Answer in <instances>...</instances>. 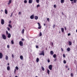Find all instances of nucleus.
<instances>
[{
	"instance_id": "nucleus-44",
	"label": "nucleus",
	"mask_w": 77,
	"mask_h": 77,
	"mask_svg": "<svg viewBox=\"0 0 77 77\" xmlns=\"http://www.w3.org/2000/svg\"><path fill=\"white\" fill-rule=\"evenodd\" d=\"M38 47H39V46H38L36 45V48H38Z\"/></svg>"
},
{
	"instance_id": "nucleus-18",
	"label": "nucleus",
	"mask_w": 77,
	"mask_h": 77,
	"mask_svg": "<svg viewBox=\"0 0 77 77\" xmlns=\"http://www.w3.org/2000/svg\"><path fill=\"white\" fill-rule=\"evenodd\" d=\"M42 71H45V69H44V68L42 66Z\"/></svg>"
},
{
	"instance_id": "nucleus-13",
	"label": "nucleus",
	"mask_w": 77,
	"mask_h": 77,
	"mask_svg": "<svg viewBox=\"0 0 77 77\" xmlns=\"http://www.w3.org/2000/svg\"><path fill=\"white\" fill-rule=\"evenodd\" d=\"M7 69L8 71H9L10 70V66H8L7 67Z\"/></svg>"
},
{
	"instance_id": "nucleus-14",
	"label": "nucleus",
	"mask_w": 77,
	"mask_h": 77,
	"mask_svg": "<svg viewBox=\"0 0 77 77\" xmlns=\"http://www.w3.org/2000/svg\"><path fill=\"white\" fill-rule=\"evenodd\" d=\"M61 30L62 32H64V29H63V28H61Z\"/></svg>"
},
{
	"instance_id": "nucleus-49",
	"label": "nucleus",
	"mask_w": 77,
	"mask_h": 77,
	"mask_svg": "<svg viewBox=\"0 0 77 77\" xmlns=\"http://www.w3.org/2000/svg\"><path fill=\"white\" fill-rule=\"evenodd\" d=\"M68 65H66V69L68 68Z\"/></svg>"
},
{
	"instance_id": "nucleus-62",
	"label": "nucleus",
	"mask_w": 77,
	"mask_h": 77,
	"mask_svg": "<svg viewBox=\"0 0 77 77\" xmlns=\"http://www.w3.org/2000/svg\"><path fill=\"white\" fill-rule=\"evenodd\" d=\"M62 15H63V12H62Z\"/></svg>"
},
{
	"instance_id": "nucleus-59",
	"label": "nucleus",
	"mask_w": 77,
	"mask_h": 77,
	"mask_svg": "<svg viewBox=\"0 0 77 77\" xmlns=\"http://www.w3.org/2000/svg\"><path fill=\"white\" fill-rule=\"evenodd\" d=\"M45 25H46V24L45 23H44V26H45Z\"/></svg>"
},
{
	"instance_id": "nucleus-27",
	"label": "nucleus",
	"mask_w": 77,
	"mask_h": 77,
	"mask_svg": "<svg viewBox=\"0 0 77 77\" xmlns=\"http://www.w3.org/2000/svg\"><path fill=\"white\" fill-rule=\"evenodd\" d=\"M11 44H14V40H12L11 41Z\"/></svg>"
},
{
	"instance_id": "nucleus-4",
	"label": "nucleus",
	"mask_w": 77,
	"mask_h": 77,
	"mask_svg": "<svg viewBox=\"0 0 77 77\" xmlns=\"http://www.w3.org/2000/svg\"><path fill=\"white\" fill-rule=\"evenodd\" d=\"M19 45L20 46H23V43L22 41H20L19 42Z\"/></svg>"
},
{
	"instance_id": "nucleus-15",
	"label": "nucleus",
	"mask_w": 77,
	"mask_h": 77,
	"mask_svg": "<svg viewBox=\"0 0 77 77\" xmlns=\"http://www.w3.org/2000/svg\"><path fill=\"white\" fill-rule=\"evenodd\" d=\"M67 51H70V50H71V49L70 48H67Z\"/></svg>"
},
{
	"instance_id": "nucleus-50",
	"label": "nucleus",
	"mask_w": 77,
	"mask_h": 77,
	"mask_svg": "<svg viewBox=\"0 0 77 77\" xmlns=\"http://www.w3.org/2000/svg\"><path fill=\"white\" fill-rule=\"evenodd\" d=\"M50 62V61L49 60H48V63H49V62Z\"/></svg>"
},
{
	"instance_id": "nucleus-61",
	"label": "nucleus",
	"mask_w": 77,
	"mask_h": 77,
	"mask_svg": "<svg viewBox=\"0 0 77 77\" xmlns=\"http://www.w3.org/2000/svg\"><path fill=\"white\" fill-rule=\"evenodd\" d=\"M1 12H3V10H1Z\"/></svg>"
},
{
	"instance_id": "nucleus-16",
	"label": "nucleus",
	"mask_w": 77,
	"mask_h": 77,
	"mask_svg": "<svg viewBox=\"0 0 77 77\" xmlns=\"http://www.w3.org/2000/svg\"><path fill=\"white\" fill-rule=\"evenodd\" d=\"M69 45H72V43H71V41L69 42Z\"/></svg>"
},
{
	"instance_id": "nucleus-3",
	"label": "nucleus",
	"mask_w": 77,
	"mask_h": 77,
	"mask_svg": "<svg viewBox=\"0 0 77 77\" xmlns=\"http://www.w3.org/2000/svg\"><path fill=\"white\" fill-rule=\"evenodd\" d=\"M2 38L4 39H6V35L4 34H3L2 35Z\"/></svg>"
},
{
	"instance_id": "nucleus-29",
	"label": "nucleus",
	"mask_w": 77,
	"mask_h": 77,
	"mask_svg": "<svg viewBox=\"0 0 77 77\" xmlns=\"http://www.w3.org/2000/svg\"><path fill=\"white\" fill-rule=\"evenodd\" d=\"M27 2V1L26 0H25L24 1V3H26Z\"/></svg>"
},
{
	"instance_id": "nucleus-21",
	"label": "nucleus",
	"mask_w": 77,
	"mask_h": 77,
	"mask_svg": "<svg viewBox=\"0 0 77 77\" xmlns=\"http://www.w3.org/2000/svg\"><path fill=\"white\" fill-rule=\"evenodd\" d=\"M53 57H54V58H56V54H54L53 55Z\"/></svg>"
},
{
	"instance_id": "nucleus-2",
	"label": "nucleus",
	"mask_w": 77,
	"mask_h": 77,
	"mask_svg": "<svg viewBox=\"0 0 77 77\" xmlns=\"http://www.w3.org/2000/svg\"><path fill=\"white\" fill-rule=\"evenodd\" d=\"M37 24H38L39 26V27H38V29H41L42 27V26H41V24L39 22L37 23Z\"/></svg>"
},
{
	"instance_id": "nucleus-43",
	"label": "nucleus",
	"mask_w": 77,
	"mask_h": 77,
	"mask_svg": "<svg viewBox=\"0 0 77 77\" xmlns=\"http://www.w3.org/2000/svg\"><path fill=\"white\" fill-rule=\"evenodd\" d=\"M40 6V5H38L37 6V8H38V7H39Z\"/></svg>"
},
{
	"instance_id": "nucleus-30",
	"label": "nucleus",
	"mask_w": 77,
	"mask_h": 77,
	"mask_svg": "<svg viewBox=\"0 0 77 77\" xmlns=\"http://www.w3.org/2000/svg\"><path fill=\"white\" fill-rule=\"evenodd\" d=\"M15 68H16V69H17V70H18V69H19V68H18V67L17 66H16L15 67Z\"/></svg>"
},
{
	"instance_id": "nucleus-8",
	"label": "nucleus",
	"mask_w": 77,
	"mask_h": 77,
	"mask_svg": "<svg viewBox=\"0 0 77 77\" xmlns=\"http://www.w3.org/2000/svg\"><path fill=\"white\" fill-rule=\"evenodd\" d=\"M3 57V54L2 53L0 52V59H2Z\"/></svg>"
},
{
	"instance_id": "nucleus-26",
	"label": "nucleus",
	"mask_w": 77,
	"mask_h": 77,
	"mask_svg": "<svg viewBox=\"0 0 77 77\" xmlns=\"http://www.w3.org/2000/svg\"><path fill=\"white\" fill-rule=\"evenodd\" d=\"M24 29H23L22 31V33L23 34V33H24Z\"/></svg>"
},
{
	"instance_id": "nucleus-60",
	"label": "nucleus",
	"mask_w": 77,
	"mask_h": 77,
	"mask_svg": "<svg viewBox=\"0 0 77 77\" xmlns=\"http://www.w3.org/2000/svg\"><path fill=\"white\" fill-rule=\"evenodd\" d=\"M54 60V61H56V59H55Z\"/></svg>"
},
{
	"instance_id": "nucleus-35",
	"label": "nucleus",
	"mask_w": 77,
	"mask_h": 77,
	"mask_svg": "<svg viewBox=\"0 0 77 77\" xmlns=\"http://www.w3.org/2000/svg\"><path fill=\"white\" fill-rule=\"evenodd\" d=\"M9 3H12V0H9Z\"/></svg>"
},
{
	"instance_id": "nucleus-36",
	"label": "nucleus",
	"mask_w": 77,
	"mask_h": 77,
	"mask_svg": "<svg viewBox=\"0 0 77 77\" xmlns=\"http://www.w3.org/2000/svg\"><path fill=\"white\" fill-rule=\"evenodd\" d=\"M63 57H64V58H65L66 56H65V54H63Z\"/></svg>"
},
{
	"instance_id": "nucleus-57",
	"label": "nucleus",
	"mask_w": 77,
	"mask_h": 77,
	"mask_svg": "<svg viewBox=\"0 0 77 77\" xmlns=\"http://www.w3.org/2000/svg\"><path fill=\"white\" fill-rule=\"evenodd\" d=\"M70 0V1H71V2H73V1L74 0Z\"/></svg>"
},
{
	"instance_id": "nucleus-23",
	"label": "nucleus",
	"mask_w": 77,
	"mask_h": 77,
	"mask_svg": "<svg viewBox=\"0 0 77 77\" xmlns=\"http://www.w3.org/2000/svg\"><path fill=\"white\" fill-rule=\"evenodd\" d=\"M64 0H61V3H64Z\"/></svg>"
},
{
	"instance_id": "nucleus-11",
	"label": "nucleus",
	"mask_w": 77,
	"mask_h": 77,
	"mask_svg": "<svg viewBox=\"0 0 77 77\" xmlns=\"http://www.w3.org/2000/svg\"><path fill=\"white\" fill-rule=\"evenodd\" d=\"M20 58L21 60H23V56H20Z\"/></svg>"
},
{
	"instance_id": "nucleus-39",
	"label": "nucleus",
	"mask_w": 77,
	"mask_h": 77,
	"mask_svg": "<svg viewBox=\"0 0 77 77\" xmlns=\"http://www.w3.org/2000/svg\"><path fill=\"white\" fill-rule=\"evenodd\" d=\"M71 76L72 77H73V74L72 73H71Z\"/></svg>"
},
{
	"instance_id": "nucleus-41",
	"label": "nucleus",
	"mask_w": 77,
	"mask_h": 77,
	"mask_svg": "<svg viewBox=\"0 0 77 77\" xmlns=\"http://www.w3.org/2000/svg\"><path fill=\"white\" fill-rule=\"evenodd\" d=\"M7 48H10V47H9V45H7Z\"/></svg>"
},
{
	"instance_id": "nucleus-64",
	"label": "nucleus",
	"mask_w": 77,
	"mask_h": 77,
	"mask_svg": "<svg viewBox=\"0 0 77 77\" xmlns=\"http://www.w3.org/2000/svg\"><path fill=\"white\" fill-rule=\"evenodd\" d=\"M15 77H18V76H15Z\"/></svg>"
},
{
	"instance_id": "nucleus-54",
	"label": "nucleus",
	"mask_w": 77,
	"mask_h": 77,
	"mask_svg": "<svg viewBox=\"0 0 77 77\" xmlns=\"http://www.w3.org/2000/svg\"><path fill=\"white\" fill-rule=\"evenodd\" d=\"M19 15H20L21 14V12H20L18 13Z\"/></svg>"
},
{
	"instance_id": "nucleus-5",
	"label": "nucleus",
	"mask_w": 77,
	"mask_h": 77,
	"mask_svg": "<svg viewBox=\"0 0 77 77\" xmlns=\"http://www.w3.org/2000/svg\"><path fill=\"white\" fill-rule=\"evenodd\" d=\"M1 23L2 24V25L4 24L5 23V21L4 20L2 19V20L1 21Z\"/></svg>"
},
{
	"instance_id": "nucleus-53",
	"label": "nucleus",
	"mask_w": 77,
	"mask_h": 77,
	"mask_svg": "<svg viewBox=\"0 0 77 77\" xmlns=\"http://www.w3.org/2000/svg\"><path fill=\"white\" fill-rule=\"evenodd\" d=\"M64 29L65 30H66V27H65Z\"/></svg>"
},
{
	"instance_id": "nucleus-17",
	"label": "nucleus",
	"mask_w": 77,
	"mask_h": 77,
	"mask_svg": "<svg viewBox=\"0 0 77 77\" xmlns=\"http://www.w3.org/2000/svg\"><path fill=\"white\" fill-rule=\"evenodd\" d=\"M5 13L6 14H8V11H7L6 9H5Z\"/></svg>"
},
{
	"instance_id": "nucleus-24",
	"label": "nucleus",
	"mask_w": 77,
	"mask_h": 77,
	"mask_svg": "<svg viewBox=\"0 0 77 77\" xmlns=\"http://www.w3.org/2000/svg\"><path fill=\"white\" fill-rule=\"evenodd\" d=\"M8 27H10V28H12V25H11L10 24H9L8 25Z\"/></svg>"
},
{
	"instance_id": "nucleus-7",
	"label": "nucleus",
	"mask_w": 77,
	"mask_h": 77,
	"mask_svg": "<svg viewBox=\"0 0 77 77\" xmlns=\"http://www.w3.org/2000/svg\"><path fill=\"white\" fill-rule=\"evenodd\" d=\"M49 68L50 70H52V65H50L49 66Z\"/></svg>"
},
{
	"instance_id": "nucleus-9",
	"label": "nucleus",
	"mask_w": 77,
	"mask_h": 77,
	"mask_svg": "<svg viewBox=\"0 0 77 77\" xmlns=\"http://www.w3.org/2000/svg\"><path fill=\"white\" fill-rule=\"evenodd\" d=\"M11 36V34L8 33V38H10Z\"/></svg>"
},
{
	"instance_id": "nucleus-19",
	"label": "nucleus",
	"mask_w": 77,
	"mask_h": 77,
	"mask_svg": "<svg viewBox=\"0 0 77 77\" xmlns=\"http://www.w3.org/2000/svg\"><path fill=\"white\" fill-rule=\"evenodd\" d=\"M5 59H6L7 60H8V56H7V55H6V56Z\"/></svg>"
},
{
	"instance_id": "nucleus-6",
	"label": "nucleus",
	"mask_w": 77,
	"mask_h": 77,
	"mask_svg": "<svg viewBox=\"0 0 77 77\" xmlns=\"http://www.w3.org/2000/svg\"><path fill=\"white\" fill-rule=\"evenodd\" d=\"M34 17H35V16L34 15L32 14L30 16V18H31V19H33V18H34Z\"/></svg>"
},
{
	"instance_id": "nucleus-46",
	"label": "nucleus",
	"mask_w": 77,
	"mask_h": 77,
	"mask_svg": "<svg viewBox=\"0 0 77 77\" xmlns=\"http://www.w3.org/2000/svg\"><path fill=\"white\" fill-rule=\"evenodd\" d=\"M70 35H71V34H70V33H68V36H70Z\"/></svg>"
},
{
	"instance_id": "nucleus-55",
	"label": "nucleus",
	"mask_w": 77,
	"mask_h": 77,
	"mask_svg": "<svg viewBox=\"0 0 77 77\" xmlns=\"http://www.w3.org/2000/svg\"><path fill=\"white\" fill-rule=\"evenodd\" d=\"M9 23V24H11V21H10Z\"/></svg>"
},
{
	"instance_id": "nucleus-28",
	"label": "nucleus",
	"mask_w": 77,
	"mask_h": 77,
	"mask_svg": "<svg viewBox=\"0 0 77 77\" xmlns=\"http://www.w3.org/2000/svg\"><path fill=\"white\" fill-rule=\"evenodd\" d=\"M36 2L37 3H39V0H36Z\"/></svg>"
},
{
	"instance_id": "nucleus-51",
	"label": "nucleus",
	"mask_w": 77,
	"mask_h": 77,
	"mask_svg": "<svg viewBox=\"0 0 77 77\" xmlns=\"http://www.w3.org/2000/svg\"><path fill=\"white\" fill-rule=\"evenodd\" d=\"M22 41H24V38H22Z\"/></svg>"
},
{
	"instance_id": "nucleus-33",
	"label": "nucleus",
	"mask_w": 77,
	"mask_h": 77,
	"mask_svg": "<svg viewBox=\"0 0 77 77\" xmlns=\"http://www.w3.org/2000/svg\"><path fill=\"white\" fill-rule=\"evenodd\" d=\"M63 63H64L65 64V63H66V60H64L63 61Z\"/></svg>"
},
{
	"instance_id": "nucleus-34",
	"label": "nucleus",
	"mask_w": 77,
	"mask_h": 77,
	"mask_svg": "<svg viewBox=\"0 0 77 77\" xmlns=\"http://www.w3.org/2000/svg\"><path fill=\"white\" fill-rule=\"evenodd\" d=\"M7 29L8 31H10V30H11L10 29V28H9V27H7Z\"/></svg>"
},
{
	"instance_id": "nucleus-31",
	"label": "nucleus",
	"mask_w": 77,
	"mask_h": 77,
	"mask_svg": "<svg viewBox=\"0 0 77 77\" xmlns=\"http://www.w3.org/2000/svg\"><path fill=\"white\" fill-rule=\"evenodd\" d=\"M73 2L75 3H76V2H77V0H74Z\"/></svg>"
},
{
	"instance_id": "nucleus-22",
	"label": "nucleus",
	"mask_w": 77,
	"mask_h": 77,
	"mask_svg": "<svg viewBox=\"0 0 77 77\" xmlns=\"http://www.w3.org/2000/svg\"><path fill=\"white\" fill-rule=\"evenodd\" d=\"M35 19L36 20H38V17L37 16H35Z\"/></svg>"
},
{
	"instance_id": "nucleus-10",
	"label": "nucleus",
	"mask_w": 77,
	"mask_h": 77,
	"mask_svg": "<svg viewBox=\"0 0 77 77\" xmlns=\"http://www.w3.org/2000/svg\"><path fill=\"white\" fill-rule=\"evenodd\" d=\"M32 2H33V0H29V4L32 3Z\"/></svg>"
},
{
	"instance_id": "nucleus-63",
	"label": "nucleus",
	"mask_w": 77,
	"mask_h": 77,
	"mask_svg": "<svg viewBox=\"0 0 77 77\" xmlns=\"http://www.w3.org/2000/svg\"><path fill=\"white\" fill-rule=\"evenodd\" d=\"M68 70H69V68H68Z\"/></svg>"
},
{
	"instance_id": "nucleus-47",
	"label": "nucleus",
	"mask_w": 77,
	"mask_h": 77,
	"mask_svg": "<svg viewBox=\"0 0 77 77\" xmlns=\"http://www.w3.org/2000/svg\"><path fill=\"white\" fill-rule=\"evenodd\" d=\"M12 57H13V58H14V54H12Z\"/></svg>"
},
{
	"instance_id": "nucleus-12",
	"label": "nucleus",
	"mask_w": 77,
	"mask_h": 77,
	"mask_svg": "<svg viewBox=\"0 0 77 77\" xmlns=\"http://www.w3.org/2000/svg\"><path fill=\"white\" fill-rule=\"evenodd\" d=\"M50 54L52 55H53V54H54V52L52 51H50Z\"/></svg>"
},
{
	"instance_id": "nucleus-52",
	"label": "nucleus",
	"mask_w": 77,
	"mask_h": 77,
	"mask_svg": "<svg viewBox=\"0 0 77 77\" xmlns=\"http://www.w3.org/2000/svg\"><path fill=\"white\" fill-rule=\"evenodd\" d=\"M54 8H56V5H54Z\"/></svg>"
},
{
	"instance_id": "nucleus-45",
	"label": "nucleus",
	"mask_w": 77,
	"mask_h": 77,
	"mask_svg": "<svg viewBox=\"0 0 77 77\" xmlns=\"http://www.w3.org/2000/svg\"><path fill=\"white\" fill-rule=\"evenodd\" d=\"M61 51H63V48H61Z\"/></svg>"
},
{
	"instance_id": "nucleus-42",
	"label": "nucleus",
	"mask_w": 77,
	"mask_h": 77,
	"mask_svg": "<svg viewBox=\"0 0 77 77\" xmlns=\"http://www.w3.org/2000/svg\"><path fill=\"white\" fill-rule=\"evenodd\" d=\"M12 15H13V13H12L11 14V15L10 16L11 17H12Z\"/></svg>"
},
{
	"instance_id": "nucleus-32",
	"label": "nucleus",
	"mask_w": 77,
	"mask_h": 77,
	"mask_svg": "<svg viewBox=\"0 0 77 77\" xmlns=\"http://www.w3.org/2000/svg\"><path fill=\"white\" fill-rule=\"evenodd\" d=\"M39 35L40 36H42V33L41 32H40L39 33Z\"/></svg>"
},
{
	"instance_id": "nucleus-48",
	"label": "nucleus",
	"mask_w": 77,
	"mask_h": 77,
	"mask_svg": "<svg viewBox=\"0 0 77 77\" xmlns=\"http://www.w3.org/2000/svg\"><path fill=\"white\" fill-rule=\"evenodd\" d=\"M53 28H54L55 27V25H54L53 26Z\"/></svg>"
},
{
	"instance_id": "nucleus-40",
	"label": "nucleus",
	"mask_w": 77,
	"mask_h": 77,
	"mask_svg": "<svg viewBox=\"0 0 77 77\" xmlns=\"http://www.w3.org/2000/svg\"><path fill=\"white\" fill-rule=\"evenodd\" d=\"M47 20L49 22V21H50V19H49V18H47Z\"/></svg>"
},
{
	"instance_id": "nucleus-58",
	"label": "nucleus",
	"mask_w": 77,
	"mask_h": 77,
	"mask_svg": "<svg viewBox=\"0 0 77 77\" xmlns=\"http://www.w3.org/2000/svg\"><path fill=\"white\" fill-rule=\"evenodd\" d=\"M8 5H10V4H11V3H9H9H8Z\"/></svg>"
},
{
	"instance_id": "nucleus-25",
	"label": "nucleus",
	"mask_w": 77,
	"mask_h": 77,
	"mask_svg": "<svg viewBox=\"0 0 77 77\" xmlns=\"http://www.w3.org/2000/svg\"><path fill=\"white\" fill-rule=\"evenodd\" d=\"M39 58H38L36 59V62H39Z\"/></svg>"
},
{
	"instance_id": "nucleus-56",
	"label": "nucleus",
	"mask_w": 77,
	"mask_h": 77,
	"mask_svg": "<svg viewBox=\"0 0 77 77\" xmlns=\"http://www.w3.org/2000/svg\"><path fill=\"white\" fill-rule=\"evenodd\" d=\"M16 71V69H14V73H15V72Z\"/></svg>"
},
{
	"instance_id": "nucleus-37",
	"label": "nucleus",
	"mask_w": 77,
	"mask_h": 77,
	"mask_svg": "<svg viewBox=\"0 0 77 77\" xmlns=\"http://www.w3.org/2000/svg\"><path fill=\"white\" fill-rule=\"evenodd\" d=\"M51 44L52 45V46H53V42H51Z\"/></svg>"
},
{
	"instance_id": "nucleus-20",
	"label": "nucleus",
	"mask_w": 77,
	"mask_h": 77,
	"mask_svg": "<svg viewBox=\"0 0 77 77\" xmlns=\"http://www.w3.org/2000/svg\"><path fill=\"white\" fill-rule=\"evenodd\" d=\"M50 70H49L48 69L47 70V73L48 74H50Z\"/></svg>"
},
{
	"instance_id": "nucleus-1",
	"label": "nucleus",
	"mask_w": 77,
	"mask_h": 77,
	"mask_svg": "<svg viewBox=\"0 0 77 77\" xmlns=\"http://www.w3.org/2000/svg\"><path fill=\"white\" fill-rule=\"evenodd\" d=\"M42 53H40L39 54V55H40V56H41L42 55H43V56H44V54L45 53L44 52V51H42Z\"/></svg>"
},
{
	"instance_id": "nucleus-38",
	"label": "nucleus",
	"mask_w": 77,
	"mask_h": 77,
	"mask_svg": "<svg viewBox=\"0 0 77 77\" xmlns=\"http://www.w3.org/2000/svg\"><path fill=\"white\" fill-rule=\"evenodd\" d=\"M6 34L8 35L9 34H8V31H6Z\"/></svg>"
}]
</instances>
